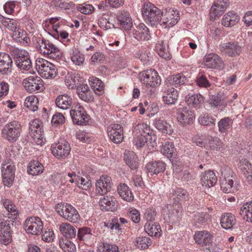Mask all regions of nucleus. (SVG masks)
Wrapping results in <instances>:
<instances>
[{
    "label": "nucleus",
    "mask_w": 252,
    "mask_h": 252,
    "mask_svg": "<svg viewBox=\"0 0 252 252\" xmlns=\"http://www.w3.org/2000/svg\"><path fill=\"white\" fill-rule=\"evenodd\" d=\"M178 211L173 208L171 205H167L162 209V213L164 216V219L173 223L178 220Z\"/></svg>",
    "instance_id": "32"
},
{
    "label": "nucleus",
    "mask_w": 252,
    "mask_h": 252,
    "mask_svg": "<svg viewBox=\"0 0 252 252\" xmlns=\"http://www.w3.org/2000/svg\"><path fill=\"white\" fill-rule=\"evenodd\" d=\"M80 77L78 74L73 72L68 73L65 76L64 83L69 89H76L79 84Z\"/></svg>",
    "instance_id": "34"
},
{
    "label": "nucleus",
    "mask_w": 252,
    "mask_h": 252,
    "mask_svg": "<svg viewBox=\"0 0 252 252\" xmlns=\"http://www.w3.org/2000/svg\"><path fill=\"white\" fill-rule=\"evenodd\" d=\"M137 246L141 249L148 248L151 245L152 241L150 238L147 237H139L136 239Z\"/></svg>",
    "instance_id": "62"
},
{
    "label": "nucleus",
    "mask_w": 252,
    "mask_h": 252,
    "mask_svg": "<svg viewBox=\"0 0 252 252\" xmlns=\"http://www.w3.org/2000/svg\"><path fill=\"white\" fill-rule=\"evenodd\" d=\"M232 173V171L228 167L221 171V174L224 175V178L220 180V188L225 193H233L238 189L239 184L235 176L230 175Z\"/></svg>",
    "instance_id": "5"
},
{
    "label": "nucleus",
    "mask_w": 252,
    "mask_h": 252,
    "mask_svg": "<svg viewBox=\"0 0 252 252\" xmlns=\"http://www.w3.org/2000/svg\"><path fill=\"white\" fill-rule=\"evenodd\" d=\"M136 57L140 59L144 64H150L152 62L153 54L150 51H141L136 54Z\"/></svg>",
    "instance_id": "56"
},
{
    "label": "nucleus",
    "mask_w": 252,
    "mask_h": 252,
    "mask_svg": "<svg viewBox=\"0 0 252 252\" xmlns=\"http://www.w3.org/2000/svg\"><path fill=\"white\" fill-rule=\"evenodd\" d=\"M134 133L133 143L137 148H141L145 146L149 139L147 135L143 133L135 132Z\"/></svg>",
    "instance_id": "52"
},
{
    "label": "nucleus",
    "mask_w": 252,
    "mask_h": 252,
    "mask_svg": "<svg viewBox=\"0 0 252 252\" xmlns=\"http://www.w3.org/2000/svg\"><path fill=\"white\" fill-rule=\"evenodd\" d=\"M133 37L138 40L145 41L150 39L151 36L149 29L143 23L138 25L132 32Z\"/></svg>",
    "instance_id": "24"
},
{
    "label": "nucleus",
    "mask_w": 252,
    "mask_h": 252,
    "mask_svg": "<svg viewBox=\"0 0 252 252\" xmlns=\"http://www.w3.org/2000/svg\"><path fill=\"white\" fill-rule=\"evenodd\" d=\"M62 217L72 223H78L80 220V216L78 211L69 203H65L64 212L62 214Z\"/></svg>",
    "instance_id": "23"
},
{
    "label": "nucleus",
    "mask_w": 252,
    "mask_h": 252,
    "mask_svg": "<svg viewBox=\"0 0 252 252\" xmlns=\"http://www.w3.org/2000/svg\"><path fill=\"white\" fill-rule=\"evenodd\" d=\"M229 4V0H218L215 1L210 10V18L214 20L225 11Z\"/></svg>",
    "instance_id": "17"
},
{
    "label": "nucleus",
    "mask_w": 252,
    "mask_h": 252,
    "mask_svg": "<svg viewBox=\"0 0 252 252\" xmlns=\"http://www.w3.org/2000/svg\"><path fill=\"white\" fill-rule=\"evenodd\" d=\"M194 240L196 243L202 247H206V248L210 252H218L220 250L217 246H213L212 236L207 231L196 232L194 235Z\"/></svg>",
    "instance_id": "9"
},
{
    "label": "nucleus",
    "mask_w": 252,
    "mask_h": 252,
    "mask_svg": "<svg viewBox=\"0 0 252 252\" xmlns=\"http://www.w3.org/2000/svg\"><path fill=\"white\" fill-rule=\"evenodd\" d=\"M209 219V215L207 213H196L194 215L193 221L195 225L198 226L204 224Z\"/></svg>",
    "instance_id": "57"
},
{
    "label": "nucleus",
    "mask_w": 252,
    "mask_h": 252,
    "mask_svg": "<svg viewBox=\"0 0 252 252\" xmlns=\"http://www.w3.org/2000/svg\"><path fill=\"white\" fill-rule=\"evenodd\" d=\"M124 160L126 163L132 170L137 169L139 165L138 158L135 153L132 151H125L124 153Z\"/></svg>",
    "instance_id": "33"
},
{
    "label": "nucleus",
    "mask_w": 252,
    "mask_h": 252,
    "mask_svg": "<svg viewBox=\"0 0 252 252\" xmlns=\"http://www.w3.org/2000/svg\"><path fill=\"white\" fill-rule=\"evenodd\" d=\"M118 23L125 30H130L132 27V21L129 12L125 10L120 12L116 16Z\"/></svg>",
    "instance_id": "25"
},
{
    "label": "nucleus",
    "mask_w": 252,
    "mask_h": 252,
    "mask_svg": "<svg viewBox=\"0 0 252 252\" xmlns=\"http://www.w3.org/2000/svg\"><path fill=\"white\" fill-rule=\"evenodd\" d=\"M111 126V138L114 143L118 144L122 142L124 139L123 129L122 126L118 124H113Z\"/></svg>",
    "instance_id": "35"
},
{
    "label": "nucleus",
    "mask_w": 252,
    "mask_h": 252,
    "mask_svg": "<svg viewBox=\"0 0 252 252\" xmlns=\"http://www.w3.org/2000/svg\"><path fill=\"white\" fill-rule=\"evenodd\" d=\"M133 133L139 132L143 133V134L146 135L149 137L152 138L151 134L153 132L151 130L150 126L145 123H140L136 125L135 126H133Z\"/></svg>",
    "instance_id": "51"
},
{
    "label": "nucleus",
    "mask_w": 252,
    "mask_h": 252,
    "mask_svg": "<svg viewBox=\"0 0 252 252\" xmlns=\"http://www.w3.org/2000/svg\"><path fill=\"white\" fill-rule=\"evenodd\" d=\"M30 133L37 145L42 146L45 142L42 123L35 119L30 123Z\"/></svg>",
    "instance_id": "7"
},
{
    "label": "nucleus",
    "mask_w": 252,
    "mask_h": 252,
    "mask_svg": "<svg viewBox=\"0 0 252 252\" xmlns=\"http://www.w3.org/2000/svg\"><path fill=\"white\" fill-rule=\"evenodd\" d=\"M216 119L211 115L205 114L201 115L198 118V122L200 124L204 126H213L215 124Z\"/></svg>",
    "instance_id": "59"
},
{
    "label": "nucleus",
    "mask_w": 252,
    "mask_h": 252,
    "mask_svg": "<svg viewBox=\"0 0 252 252\" xmlns=\"http://www.w3.org/2000/svg\"><path fill=\"white\" fill-rule=\"evenodd\" d=\"M166 46V44L162 41L157 45L156 49L158 54L160 57L165 60H170L171 58V56Z\"/></svg>",
    "instance_id": "49"
},
{
    "label": "nucleus",
    "mask_w": 252,
    "mask_h": 252,
    "mask_svg": "<svg viewBox=\"0 0 252 252\" xmlns=\"http://www.w3.org/2000/svg\"><path fill=\"white\" fill-rule=\"evenodd\" d=\"M168 81L171 85L175 87H178L186 83L187 78L183 75L178 74L169 77L168 79Z\"/></svg>",
    "instance_id": "50"
},
{
    "label": "nucleus",
    "mask_w": 252,
    "mask_h": 252,
    "mask_svg": "<svg viewBox=\"0 0 252 252\" xmlns=\"http://www.w3.org/2000/svg\"><path fill=\"white\" fill-rule=\"evenodd\" d=\"M11 53L16 66L20 69L28 71L32 67V62L29 53L25 50L12 48Z\"/></svg>",
    "instance_id": "4"
},
{
    "label": "nucleus",
    "mask_w": 252,
    "mask_h": 252,
    "mask_svg": "<svg viewBox=\"0 0 252 252\" xmlns=\"http://www.w3.org/2000/svg\"><path fill=\"white\" fill-rule=\"evenodd\" d=\"M203 63L204 66L211 69H221L225 66L222 59L215 53L206 54L203 58Z\"/></svg>",
    "instance_id": "15"
},
{
    "label": "nucleus",
    "mask_w": 252,
    "mask_h": 252,
    "mask_svg": "<svg viewBox=\"0 0 252 252\" xmlns=\"http://www.w3.org/2000/svg\"><path fill=\"white\" fill-rule=\"evenodd\" d=\"M22 126L20 122L14 120L5 125L1 131L2 137L10 143L16 142L20 136Z\"/></svg>",
    "instance_id": "2"
},
{
    "label": "nucleus",
    "mask_w": 252,
    "mask_h": 252,
    "mask_svg": "<svg viewBox=\"0 0 252 252\" xmlns=\"http://www.w3.org/2000/svg\"><path fill=\"white\" fill-rule=\"evenodd\" d=\"M77 236V239L80 248L81 247V244L82 245L83 244L86 245L90 244L93 242L94 238L92 229L88 227L79 228L78 230Z\"/></svg>",
    "instance_id": "20"
},
{
    "label": "nucleus",
    "mask_w": 252,
    "mask_h": 252,
    "mask_svg": "<svg viewBox=\"0 0 252 252\" xmlns=\"http://www.w3.org/2000/svg\"><path fill=\"white\" fill-rule=\"evenodd\" d=\"M38 99L34 95L27 97L25 101V105L33 112L38 110Z\"/></svg>",
    "instance_id": "54"
},
{
    "label": "nucleus",
    "mask_w": 252,
    "mask_h": 252,
    "mask_svg": "<svg viewBox=\"0 0 252 252\" xmlns=\"http://www.w3.org/2000/svg\"><path fill=\"white\" fill-rule=\"evenodd\" d=\"M178 97V91L174 88L167 90L165 95L163 96V100L166 104H175Z\"/></svg>",
    "instance_id": "44"
},
{
    "label": "nucleus",
    "mask_w": 252,
    "mask_h": 252,
    "mask_svg": "<svg viewBox=\"0 0 252 252\" xmlns=\"http://www.w3.org/2000/svg\"><path fill=\"white\" fill-rule=\"evenodd\" d=\"M13 70V62L10 56L4 52H0V73L9 75Z\"/></svg>",
    "instance_id": "18"
},
{
    "label": "nucleus",
    "mask_w": 252,
    "mask_h": 252,
    "mask_svg": "<svg viewBox=\"0 0 252 252\" xmlns=\"http://www.w3.org/2000/svg\"><path fill=\"white\" fill-rule=\"evenodd\" d=\"M59 245L64 252H75V245L67 238H61L59 241Z\"/></svg>",
    "instance_id": "53"
},
{
    "label": "nucleus",
    "mask_w": 252,
    "mask_h": 252,
    "mask_svg": "<svg viewBox=\"0 0 252 252\" xmlns=\"http://www.w3.org/2000/svg\"><path fill=\"white\" fill-rule=\"evenodd\" d=\"M12 37L14 39L18 40L20 43H24L25 42L26 44L28 43V40L29 38H27L24 31L20 29V26L13 31Z\"/></svg>",
    "instance_id": "55"
},
{
    "label": "nucleus",
    "mask_w": 252,
    "mask_h": 252,
    "mask_svg": "<svg viewBox=\"0 0 252 252\" xmlns=\"http://www.w3.org/2000/svg\"><path fill=\"white\" fill-rule=\"evenodd\" d=\"M110 180L108 176H102L95 183L96 191L100 195H104L110 190Z\"/></svg>",
    "instance_id": "26"
},
{
    "label": "nucleus",
    "mask_w": 252,
    "mask_h": 252,
    "mask_svg": "<svg viewBox=\"0 0 252 252\" xmlns=\"http://www.w3.org/2000/svg\"><path fill=\"white\" fill-rule=\"evenodd\" d=\"M186 102L188 105L192 107H196L203 102L204 98L200 94H194L190 95H188L186 97Z\"/></svg>",
    "instance_id": "46"
},
{
    "label": "nucleus",
    "mask_w": 252,
    "mask_h": 252,
    "mask_svg": "<svg viewBox=\"0 0 252 252\" xmlns=\"http://www.w3.org/2000/svg\"><path fill=\"white\" fill-rule=\"evenodd\" d=\"M70 115L74 123L78 125H85L90 120V116L81 106H76L70 111Z\"/></svg>",
    "instance_id": "14"
},
{
    "label": "nucleus",
    "mask_w": 252,
    "mask_h": 252,
    "mask_svg": "<svg viewBox=\"0 0 252 252\" xmlns=\"http://www.w3.org/2000/svg\"><path fill=\"white\" fill-rule=\"evenodd\" d=\"M172 197L175 202L184 201L189 198V194L187 191L183 189L178 188L173 190Z\"/></svg>",
    "instance_id": "47"
},
{
    "label": "nucleus",
    "mask_w": 252,
    "mask_h": 252,
    "mask_svg": "<svg viewBox=\"0 0 252 252\" xmlns=\"http://www.w3.org/2000/svg\"><path fill=\"white\" fill-rule=\"evenodd\" d=\"M166 164L162 161L158 160L149 162L146 166V168L150 174H158L163 172L165 170Z\"/></svg>",
    "instance_id": "30"
},
{
    "label": "nucleus",
    "mask_w": 252,
    "mask_h": 252,
    "mask_svg": "<svg viewBox=\"0 0 252 252\" xmlns=\"http://www.w3.org/2000/svg\"><path fill=\"white\" fill-rule=\"evenodd\" d=\"M3 205L5 208L9 213V215L11 216H9L8 218L14 217L18 215V211L15 205L8 199H5L3 201Z\"/></svg>",
    "instance_id": "58"
},
{
    "label": "nucleus",
    "mask_w": 252,
    "mask_h": 252,
    "mask_svg": "<svg viewBox=\"0 0 252 252\" xmlns=\"http://www.w3.org/2000/svg\"><path fill=\"white\" fill-rule=\"evenodd\" d=\"M208 146L213 150H218L222 147V143L218 137H210L209 138Z\"/></svg>",
    "instance_id": "63"
},
{
    "label": "nucleus",
    "mask_w": 252,
    "mask_h": 252,
    "mask_svg": "<svg viewBox=\"0 0 252 252\" xmlns=\"http://www.w3.org/2000/svg\"><path fill=\"white\" fill-rule=\"evenodd\" d=\"M140 80L147 87H156L160 84V79L158 72L150 69L144 71L140 75Z\"/></svg>",
    "instance_id": "10"
},
{
    "label": "nucleus",
    "mask_w": 252,
    "mask_h": 252,
    "mask_svg": "<svg viewBox=\"0 0 252 252\" xmlns=\"http://www.w3.org/2000/svg\"><path fill=\"white\" fill-rule=\"evenodd\" d=\"M154 125L161 132L171 134L173 132L171 126L162 118L156 119Z\"/></svg>",
    "instance_id": "39"
},
{
    "label": "nucleus",
    "mask_w": 252,
    "mask_h": 252,
    "mask_svg": "<svg viewBox=\"0 0 252 252\" xmlns=\"http://www.w3.org/2000/svg\"><path fill=\"white\" fill-rule=\"evenodd\" d=\"M55 103L59 108L62 110H67L72 105V98L67 94H61L56 97Z\"/></svg>",
    "instance_id": "29"
},
{
    "label": "nucleus",
    "mask_w": 252,
    "mask_h": 252,
    "mask_svg": "<svg viewBox=\"0 0 252 252\" xmlns=\"http://www.w3.org/2000/svg\"><path fill=\"white\" fill-rule=\"evenodd\" d=\"M174 151V145L172 143L167 142L160 148L161 153L167 158L171 157Z\"/></svg>",
    "instance_id": "60"
},
{
    "label": "nucleus",
    "mask_w": 252,
    "mask_h": 252,
    "mask_svg": "<svg viewBox=\"0 0 252 252\" xmlns=\"http://www.w3.org/2000/svg\"><path fill=\"white\" fill-rule=\"evenodd\" d=\"M43 228V222L38 217H30L25 221L24 229L28 233L38 235L41 233Z\"/></svg>",
    "instance_id": "13"
},
{
    "label": "nucleus",
    "mask_w": 252,
    "mask_h": 252,
    "mask_svg": "<svg viewBox=\"0 0 252 252\" xmlns=\"http://www.w3.org/2000/svg\"><path fill=\"white\" fill-rule=\"evenodd\" d=\"M36 67L41 76L46 78H54L57 74L56 66L42 58L36 60Z\"/></svg>",
    "instance_id": "6"
},
{
    "label": "nucleus",
    "mask_w": 252,
    "mask_h": 252,
    "mask_svg": "<svg viewBox=\"0 0 252 252\" xmlns=\"http://www.w3.org/2000/svg\"><path fill=\"white\" fill-rule=\"evenodd\" d=\"M38 51L43 56L56 60L61 58L59 49L48 40L38 37L33 41Z\"/></svg>",
    "instance_id": "1"
},
{
    "label": "nucleus",
    "mask_w": 252,
    "mask_h": 252,
    "mask_svg": "<svg viewBox=\"0 0 252 252\" xmlns=\"http://www.w3.org/2000/svg\"><path fill=\"white\" fill-rule=\"evenodd\" d=\"M157 216V212L153 208H148L145 212L143 218L147 222H153L155 220Z\"/></svg>",
    "instance_id": "61"
},
{
    "label": "nucleus",
    "mask_w": 252,
    "mask_h": 252,
    "mask_svg": "<svg viewBox=\"0 0 252 252\" xmlns=\"http://www.w3.org/2000/svg\"><path fill=\"white\" fill-rule=\"evenodd\" d=\"M99 205L101 210L103 211H108L110 209V197L107 195L99 200Z\"/></svg>",
    "instance_id": "64"
},
{
    "label": "nucleus",
    "mask_w": 252,
    "mask_h": 252,
    "mask_svg": "<svg viewBox=\"0 0 252 252\" xmlns=\"http://www.w3.org/2000/svg\"><path fill=\"white\" fill-rule=\"evenodd\" d=\"M89 82L92 89L96 94L100 95L104 93V84L100 79L96 77H92Z\"/></svg>",
    "instance_id": "45"
},
{
    "label": "nucleus",
    "mask_w": 252,
    "mask_h": 252,
    "mask_svg": "<svg viewBox=\"0 0 252 252\" xmlns=\"http://www.w3.org/2000/svg\"><path fill=\"white\" fill-rule=\"evenodd\" d=\"M239 214L246 221L252 222V202L244 204L240 208Z\"/></svg>",
    "instance_id": "43"
},
{
    "label": "nucleus",
    "mask_w": 252,
    "mask_h": 252,
    "mask_svg": "<svg viewBox=\"0 0 252 252\" xmlns=\"http://www.w3.org/2000/svg\"><path fill=\"white\" fill-rule=\"evenodd\" d=\"M235 223V217L231 213H225L222 216L220 219V224L223 228L225 229H230Z\"/></svg>",
    "instance_id": "42"
},
{
    "label": "nucleus",
    "mask_w": 252,
    "mask_h": 252,
    "mask_svg": "<svg viewBox=\"0 0 252 252\" xmlns=\"http://www.w3.org/2000/svg\"><path fill=\"white\" fill-rule=\"evenodd\" d=\"M217 177L212 170H208L201 175V182L203 186L210 188L215 185Z\"/></svg>",
    "instance_id": "28"
},
{
    "label": "nucleus",
    "mask_w": 252,
    "mask_h": 252,
    "mask_svg": "<svg viewBox=\"0 0 252 252\" xmlns=\"http://www.w3.org/2000/svg\"><path fill=\"white\" fill-rule=\"evenodd\" d=\"M9 219H0V242L5 245L11 241V225L13 221Z\"/></svg>",
    "instance_id": "12"
},
{
    "label": "nucleus",
    "mask_w": 252,
    "mask_h": 252,
    "mask_svg": "<svg viewBox=\"0 0 252 252\" xmlns=\"http://www.w3.org/2000/svg\"><path fill=\"white\" fill-rule=\"evenodd\" d=\"M60 230L65 238H73L76 236L75 228L70 223L67 222L62 223L60 226Z\"/></svg>",
    "instance_id": "41"
},
{
    "label": "nucleus",
    "mask_w": 252,
    "mask_h": 252,
    "mask_svg": "<svg viewBox=\"0 0 252 252\" xmlns=\"http://www.w3.org/2000/svg\"><path fill=\"white\" fill-rule=\"evenodd\" d=\"M179 20V12L177 10L169 8L162 11L161 21L166 27H171L175 25Z\"/></svg>",
    "instance_id": "16"
},
{
    "label": "nucleus",
    "mask_w": 252,
    "mask_h": 252,
    "mask_svg": "<svg viewBox=\"0 0 252 252\" xmlns=\"http://www.w3.org/2000/svg\"><path fill=\"white\" fill-rule=\"evenodd\" d=\"M26 90L30 93H38L43 90L44 83L40 77L30 76L23 81Z\"/></svg>",
    "instance_id": "11"
},
{
    "label": "nucleus",
    "mask_w": 252,
    "mask_h": 252,
    "mask_svg": "<svg viewBox=\"0 0 252 252\" xmlns=\"http://www.w3.org/2000/svg\"><path fill=\"white\" fill-rule=\"evenodd\" d=\"M15 167L11 160H4L1 164L2 182L4 186H11L14 179Z\"/></svg>",
    "instance_id": "8"
},
{
    "label": "nucleus",
    "mask_w": 252,
    "mask_h": 252,
    "mask_svg": "<svg viewBox=\"0 0 252 252\" xmlns=\"http://www.w3.org/2000/svg\"><path fill=\"white\" fill-rule=\"evenodd\" d=\"M239 20L240 17L236 12L229 11L223 16L221 24L226 27H231L235 25Z\"/></svg>",
    "instance_id": "31"
},
{
    "label": "nucleus",
    "mask_w": 252,
    "mask_h": 252,
    "mask_svg": "<svg viewBox=\"0 0 252 252\" xmlns=\"http://www.w3.org/2000/svg\"><path fill=\"white\" fill-rule=\"evenodd\" d=\"M144 229L146 232L151 236L158 237L161 235V228L158 222H146Z\"/></svg>",
    "instance_id": "36"
},
{
    "label": "nucleus",
    "mask_w": 252,
    "mask_h": 252,
    "mask_svg": "<svg viewBox=\"0 0 252 252\" xmlns=\"http://www.w3.org/2000/svg\"><path fill=\"white\" fill-rule=\"evenodd\" d=\"M0 23L3 27L12 32L14 31L19 26L18 22L15 20L3 16L0 17Z\"/></svg>",
    "instance_id": "48"
},
{
    "label": "nucleus",
    "mask_w": 252,
    "mask_h": 252,
    "mask_svg": "<svg viewBox=\"0 0 252 252\" xmlns=\"http://www.w3.org/2000/svg\"><path fill=\"white\" fill-rule=\"evenodd\" d=\"M78 95L81 100L90 102L94 101L93 95L87 84L79 85L76 89Z\"/></svg>",
    "instance_id": "27"
},
{
    "label": "nucleus",
    "mask_w": 252,
    "mask_h": 252,
    "mask_svg": "<svg viewBox=\"0 0 252 252\" xmlns=\"http://www.w3.org/2000/svg\"><path fill=\"white\" fill-rule=\"evenodd\" d=\"M233 124V120L228 117L221 119L218 123L219 131L227 134Z\"/></svg>",
    "instance_id": "40"
},
{
    "label": "nucleus",
    "mask_w": 252,
    "mask_h": 252,
    "mask_svg": "<svg viewBox=\"0 0 252 252\" xmlns=\"http://www.w3.org/2000/svg\"><path fill=\"white\" fill-rule=\"evenodd\" d=\"M118 192L120 196L127 202L132 201L134 196L129 187L125 184H121L117 188Z\"/></svg>",
    "instance_id": "37"
},
{
    "label": "nucleus",
    "mask_w": 252,
    "mask_h": 252,
    "mask_svg": "<svg viewBox=\"0 0 252 252\" xmlns=\"http://www.w3.org/2000/svg\"><path fill=\"white\" fill-rule=\"evenodd\" d=\"M70 147L69 144L65 140L59 142L52 148V152L53 155L58 158H64L69 154Z\"/></svg>",
    "instance_id": "21"
},
{
    "label": "nucleus",
    "mask_w": 252,
    "mask_h": 252,
    "mask_svg": "<svg viewBox=\"0 0 252 252\" xmlns=\"http://www.w3.org/2000/svg\"><path fill=\"white\" fill-rule=\"evenodd\" d=\"M220 51L229 57H234L238 56L241 52V47L235 42H228L221 44Z\"/></svg>",
    "instance_id": "19"
},
{
    "label": "nucleus",
    "mask_w": 252,
    "mask_h": 252,
    "mask_svg": "<svg viewBox=\"0 0 252 252\" xmlns=\"http://www.w3.org/2000/svg\"><path fill=\"white\" fill-rule=\"evenodd\" d=\"M44 167L38 160H31L28 166L27 172L29 174L36 176L40 174L43 171Z\"/></svg>",
    "instance_id": "38"
},
{
    "label": "nucleus",
    "mask_w": 252,
    "mask_h": 252,
    "mask_svg": "<svg viewBox=\"0 0 252 252\" xmlns=\"http://www.w3.org/2000/svg\"><path fill=\"white\" fill-rule=\"evenodd\" d=\"M194 118L193 112L189 108L186 107L178 109L177 120L181 125H185L192 123Z\"/></svg>",
    "instance_id": "22"
},
{
    "label": "nucleus",
    "mask_w": 252,
    "mask_h": 252,
    "mask_svg": "<svg viewBox=\"0 0 252 252\" xmlns=\"http://www.w3.org/2000/svg\"><path fill=\"white\" fill-rule=\"evenodd\" d=\"M142 14L145 20L152 26L157 25L161 21L162 11L151 2L143 4Z\"/></svg>",
    "instance_id": "3"
}]
</instances>
